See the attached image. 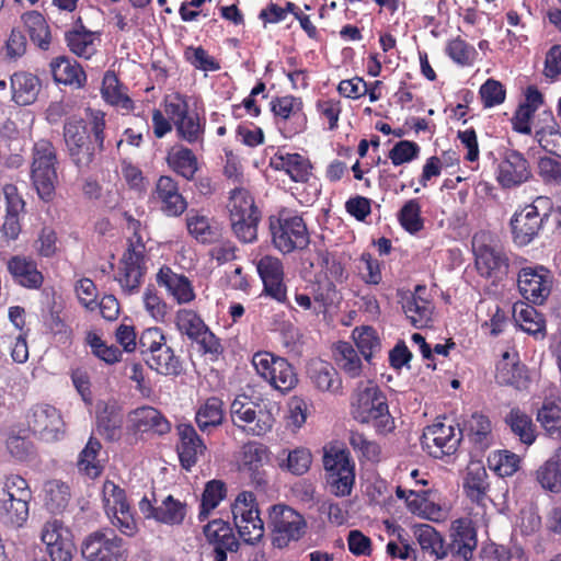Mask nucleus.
Wrapping results in <instances>:
<instances>
[{"mask_svg": "<svg viewBox=\"0 0 561 561\" xmlns=\"http://www.w3.org/2000/svg\"><path fill=\"white\" fill-rule=\"evenodd\" d=\"M476 267L482 277L492 279L497 284L508 273V257L499 248L482 244L474 249Z\"/></svg>", "mask_w": 561, "mask_h": 561, "instance_id": "nucleus-19", "label": "nucleus"}, {"mask_svg": "<svg viewBox=\"0 0 561 561\" xmlns=\"http://www.w3.org/2000/svg\"><path fill=\"white\" fill-rule=\"evenodd\" d=\"M28 428L46 442L60 439L65 423L59 411L50 404H36L27 415Z\"/></svg>", "mask_w": 561, "mask_h": 561, "instance_id": "nucleus-14", "label": "nucleus"}, {"mask_svg": "<svg viewBox=\"0 0 561 561\" xmlns=\"http://www.w3.org/2000/svg\"><path fill=\"white\" fill-rule=\"evenodd\" d=\"M31 500L18 499L16 502H0V516L13 527H22L28 518Z\"/></svg>", "mask_w": 561, "mask_h": 561, "instance_id": "nucleus-53", "label": "nucleus"}, {"mask_svg": "<svg viewBox=\"0 0 561 561\" xmlns=\"http://www.w3.org/2000/svg\"><path fill=\"white\" fill-rule=\"evenodd\" d=\"M505 423L523 444L531 445L535 442V425L531 417L525 412L512 409L505 416Z\"/></svg>", "mask_w": 561, "mask_h": 561, "instance_id": "nucleus-42", "label": "nucleus"}, {"mask_svg": "<svg viewBox=\"0 0 561 561\" xmlns=\"http://www.w3.org/2000/svg\"><path fill=\"white\" fill-rule=\"evenodd\" d=\"M461 430L467 432L471 443L480 450H485L492 444L491 421L481 413H473Z\"/></svg>", "mask_w": 561, "mask_h": 561, "instance_id": "nucleus-33", "label": "nucleus"}, {"mask_svg": "<svg viewBox=\"0 0 561 561\" xmlns=\"http://www.w3.org/2000/svg\"><path fill=\"white\" fill-rule=\"evenodd\" d=\"M175 324L178 330L194 343L193 350L201 356L210 352V345L207 342L210 335L209 329L195 311L180 309L176 312Z\"/></svg>", "mask_w": 561, "mask_h": 561, "instance_id": "nucleus-20", "label": "nucleus"}, {"mask_svg": "<svg viewBox=\"0 0 561 561\" xmlns=\"http://www.w3.org/2000/svg\"><path fill=\"white\" fill-rule=\"evenodd\" d=\"M462 439V430L458 427V433L453 425H446L437 421L426 426L421 436V445L430 455L440 458L444 455L454 454Z\"/></svg>", "mask_w": 561, "mask_h": 561, "instance_id": "nucleus-13", "label": "nucleus"}, {"mask_svg": "<svg viewBox=\"0 0 561 561\" xmlns=\"http://www.w3.org/2000/svg\"><path fill=\"white\" fill-rule=\"evenodd\" d=\"M352 335L359 353L369 362L374 353L380 348L376 330L371 327H360L354 329Z\"/></svg>", "mask_w": 561, "mask_h": 561, "instance_id": "nucleus-55", "label": "nucleus"}, {"mask_svg": "<svg viewBox=\"0 0 561 561\" xmlns=\"http://www.w3.org/2000/svg\"><path fill=\"white\" fill-rule=\"evenodd\" d=\"M233 234L243 243L257 240V228L262 211L255 205L254 197L243 187H234L229 193L226 205Z\"/></svg>", "mask_w": 561, "mask_h": 561, "instance_id": "nucleus-3", "label": "nucleus"}, {"mask_svg": "<svg viewBox=\"0 0 561 561\" xmlns=\"http://www.w3.org/2000/svg\"><path fill=\"white\" fill-rule=\"evenodd\" d=\"M341 355V367L351 377H358L362 373V362L357 351L347 342H341L337 346Z\"/></svg>", "mask_w": 561, "mask_h": 561, "instance_id": "nucleus-62", "label": "nucleus"}, {"mask_svg": "<svg viewBox=\"0 0 561 561\" xmlns=\"http://www.w3.org/2000/svg\"><path fill=\"white\" fill-rule=\"evenodd\" d=\"M94 39V33L85 30L83 25L66 33V42L71 53L85 59L91 58L96 51Z\"/></svg>", "mask_w": 561, "mask_h": 561, "instance_id": "nucleus-38", "label": "nucleus"}, {"mask_svg": "<svg viewBox=\"0 0 561 561\" xmlns=\"http://www.w3.org/2000/svg\"><path fill=\"white\" fill-rule=\"evenodd\" d=\"M268 220L272 242L278 251L287 254L308 247L310 239L302 217L298 215L271 216Z\"/></svg>", "mask_w": 561, "mask_h": 561, "instance_id": "nucleus-8", "label": "nucleus"}, {"mask_svg": "<svg viewBox=\"0 0 561 561\" xmlns=\"http://www.w3.org/2000/svg\"><path fill=\"white\" fill-rule=\"evenodd\" d=\"M497 171V181L505 188L518 186L531 178L528 160L514 149L503 152Z\"/></svg>", "mask_w": 561, "mask_h": 561, "instance_id": "nucleus-18", "label": "nucleus"}, {"mask_svg": "<svg viewBox=\"0 0 561 561\" xmlns=\"http://www.w3.org/2000/svg\"><path fill=\"white\" fill-rule=\"evenodd\" d=\"M170 168L186 180L193 179L197 171V160L192 150L179 148L171 151L168 156Z\"/></svg>", "mask_w": 561, "mask_h": 561, "instance_id": "nucleus-49", "label": "nucleus"}, {"mask_svg": "<svg viewBox=\"0 0 561 561\" xmlns=\"http://www.w3.org/2000/svg\"><path fill=\"white\" fill-rule=\"evenodd\" d=\"M186 515V505L172 495H168L159 506L154 520L165 525H180Z\"/></svg>", "mask_w": 561, "mask_h": 561, "instance_id": "nucleus-48", "label": "nucleus"}, {"mask_svg": "<svg viewBox=\"0 0 561 561\" xmlns=\"http://www.w3.org/2000/svg\"><path fill=\"white\" fill-rule=\"evenodd\" d=\"M430 491L409 490L407 506L413 514L432 518V515L438 514L439 508L428 501Z\"/></svg>", "mask_w": 561, "mask_h": 561, "instance_id": "nucleus-58", "label": "nucleus"}, {"mask_svg": "<svg viewBox=\"0 0 561 561\" xmlns=\"http://www.w3.org/2000/svg\"><path fill=\"white\" fill-rule=\"evenodd\" d=\"M103 117H95L91 130L81 118H68L64 125V140L72 163L80 172L94 169L99 164L104 148Z\"/></svg>", "mask_w": 561, "mask_h": 561, "instance_id": "nucleus-1", "label": "nucleus"}, {"mask_svg": "<svg viewBox=\"0 0 561 561\" xmlns=\"http://www.w3.org/2000/svg\"><path fill=\"white\" fill-rule=\"evenodd\" d=\"M270 167L275 171H284L291 181L306 183L311 175L312 165L308 158L299 153L276 152L270 159Z\"/></svg>", "mask_w": 561, "mask_h": 561, "instance_id": "nucleus-25", "label": "nucleus"}, {"mask_svg": "<svg viewBox=\"0 0 561 561\" xmlns=\"http://www.w3.org/2000/svg\"><path fill=\"white\" fill-rule=\"evenodd\" d=\"M420 146L411 140H400L389 151V159L393 165H401L413 161L420 154Z\"/></svg>", "mask_w": 561, "mask_h": 561, "instance_id": "nucleus-64", "label": "nucleus"}, {"mask_svg": "<svg viewBox=\"0 0 561 561\" xmlns=\"http://www.w3.org/2000/svg\"><path fill=\"white\" fill-rule=\"evenodd\" d=\"M56 164L57 156L53 144L48 140L37 141L33 147L31 179L38 196L46 202L55 194Z\"/></svg>", "mask_w": 561, "mask_h": 561, "instance_id": "nucleus-6", "label": "nucleus"}, {"mask_svg": "<svg viewBox=\"0 0 561 561\" xmlns=\"http://www.w3.org/2000/svg\"><path fill=\"white\" fill-rule=\"evenodd\" d=\"M131 421L135 427L141 432L151 431L158 435H164L171 430L170 422L162 413L149 405L135 409L131 412Z\"/></svg>", "mask_w": 561, "mask_h": 561, "instance_id": "nucleus-30", "label": "nucleus"}, {"mask_svg": "<svg viewBox=\"0 0 561 561\" xmlns=\"http://www.w3.org/2000/svg\"><path fill=\"white\" fill-rule=\"evenodd\" d=\"M402 308L415 328H424L432 320L433 305L422 296L411 295L405 299Z\"/></svg>", "mask_w": 561, "mask_h": 561, "instance_id": "nucleus-41", "label": "nucleus"}, {"mask_svg": "<svg viewBox=\"0 0 561 561\" xmlns=\"http://www.w3.org/2000/svg\"><path fill=\"white\" fill-rule=\"evenodd\" d=\"M164 112L175 126L181 139L191 144L199 140L203 128L198 114L190 111L184 95L180 93L168 95L164 100Z\"/></svg>", "mask_w": 561, "mask_h": 561, "instance_id": "nucleus-11", "label": "nucleus"}, {"mask_svg": "<svg viewBox=\"0 0 561 561\" xmlns=\"http://www.w3.org/2000/svg\"><path fill=\"white\" fill-rule=\"evenodd\" d=\"M477 547V534L474 528L462 519L453 523L449 541L445 542V549L453 557L469 560Z\"/></svg>", "mask_w": 561, "mask_h": 561, "instance_id": "nucleus-23", "label": "nucleus"}, {"mask_svg": "<svg viewBox=\"0 0 561 561\" xmlns=\"http://www.w3.org/2000/svg\"><path fill=\"white\" fill-rule=\"evenodd\" d=\"M278 459L279 466L283 469L288 470L293 474L301 476L309 470L312 456L307 448L299 447L289 451L283 450Z\"/></svg>", "mask_w": 561, "mask_h": 561, "instance_id": "nucleus-45", "label": "nucleus"}, {"mask_svg": "<svg viewBox=\"0 0 561 561\" xmlns=\"http://www.w3.org/2000/svg\"><path fill=\"white\" fill-rule=\"evenodd\" d=\"M54 80L57 83L81 88L85 83L87 76L82 67L73 59L58 57L50 62Z\"/></svg>", "mask_w": 561, "mask_h": 561, "instance_id": "nucleus-31", "label": "nucleus"}, {"mask_svg": "<svg viewBox=\"0 0 561 561\" xmlns=\"http://www.w3.org/2000/svg\"><path fill=\"white\" fill-rule=\"evenodd\" d=\"M122 416L115 404H105L98 414V430L101 435L110 440L119 436Z\"/></svg>", "mask_w": 561, "mask_h": 561, "instance_id": "nucleus-50", "label": "nucleus"}, {"mask_svg": "<svg viewBox=\"0 0 561 561\" xmlns=\"http://www.w3.org/2000/svg\"><path fill=\"white\" fill-rule=\"evenodd\" d=\"M542 115L545 116V119L549 121L551 124L536 130L535 137L543 150L561 158V133L559 130V125L550 111H545Z\"/></svg>", "mask_w": 561, "mask_h": 561, "instance_id": "nucleus-40", "label": "nucleus"}, {"mask_svg": "<svg viewBox=\"0 0 561 561\" xmlns=\"http://www.w3.org/2000/svg\"><path fill=\"white\" fill-rule=\"evenodd\" d=\"M312 298L314 301L313 312H325L331 306L340 300V295L334 283L330 279L318 282L312 288Z\"/></svg>", "mask_w": 561, "mask_h": 561, "instance_id": "nucleus-52", "label": "nucleus"}, {"mask_svg": "<svg viewBox=\"0 0 561 561\" xmlns=\"http://www.w3.org/2000/svg\"><path fill=\"white\" fill-rule=\"evenodd\" d=\"M495 379L499 385L525 389L528 383L526 366L514 359L510 352H504L496 365Z\"/></svg>", "mask_w": 561, "mask_h": 561, "instance_id": "nucleus-27", "label": "nucleus"}, {"mask_svg": "<svg viewBox=\"0 0 561 561\" xmlns=\"http://www.w3.org/2000/svg\"><path fill=\"white\" fill-rule=\"evenodd\" d=\"M230 414L233 422L237 420L248 423L244 430L254 436H262L270 432L274 424V416L267 409L259 408L250 401L236 399L230 405Z\"/></svg>", "mask_w": 561, "mask_h": 561, "instance_id": "nucleus-15", "label": "nucleus"}, {"mask_svg": "<svg viewBox=\"0 0 561 561\" xmlns=\"http://www.w3.org/2000/svg\"><path fill=\"white\" fill-rule=\"evenodd\" d=\"M22 21L31 41L41 49H48L50 31L43 14L37 11H28L22 15Z\"/></svg>", "mask_w": 561, "mask_h": 561, "instance_id": "nucleus-37", "label": "nucleus"}, {"mask_svg": "<svg viewBox=\"0 0 561 561\" xmlns=\"http://www.w3.org/2000/svg\"><path fill=\"white\" fill-rule=\"evenodd\" d=\"M267 381L274 389L285 393L296 387L298 377L291 364L280 357L276 359V365L273 366L272 375Z\"/></svg>", "mask_w": 561, "mask_h": 561, "instance_id": "nucleus-43", "label": "nucleus"}, {"mask_svg": "<svg viewBox=\"0 0 561 561\" xmlns=\"http://www.w3.org/2000/svg\"><path fill=\"white\" fill-rule=\"evenodd\" d=\"M489 486L485 468L480 462L470 463L463 481V489L467 495L472 501L480 503L486 496Z\"/></svg>", "mask_w": 561, "mask_h": 561, "instance_id": "nucleus-35", "label": "nucleus"}, {"mask_svg": "<svg viewBox=\"0 0 561 561\" xmlns=\"http://www.w3.org/2000/svg\"><path fill=\"white\" fill-rule=\"evenodd\" d=\"M145 362L160 375L170 376L181 373L180 360L169 345L160 348L154 355L148 356Z\"/></svg>", "mask_w": 561, "mask_h": 561, "instance_id": "nucleus-44", "label": "nucleus"}, {"mask_svg": "<svg viewBox=\"0 0 561 561\" xmlns=\"http://www.w3.org/2000/svg\"><path fill=\"white\" fill-rule=\"evenodd\" d=\"M536 480L542 489L561 493V448L537 469Z\"/></svg>", "mask_w": 561, "mask_h": 561, "instance_id": "nucleus-34", "label": "nucleus"}, {"mask_svg": "<svg viewBox=\"0 0 561 561\" xmlns=\"http://www.w3.org/2000/svg\"><path fill=\"white\" fill-rule=\"evenodd\" d=\"M268 527L272 530V543L283 549L291 541H298L307 531L305 517L294 508L275 504L268 511Z\"/></svg>", "mask_w": 561, "mask_h": 561, "instance_id": "nucleus-7", "label": "nucleus"}, {"mask_svg": "<svg viewBox=\"0 0 561 561\" xmlns=\"http://www.w3.org/2000/svg\"><path fill=\"white\" fill-rule=\"evenodd\" d=\"M112 526L126 537H134L138 533V525L130 505L106 513Z\"/></svg>", "mask_w": 561, "mask_h": 561, "instance_id": "nucleus-56", "label": "nucleus"}, {"mask_svg": "<svg viewBox=\"0 0 561 561\" xmlns=\"http://www.w3.org/2000/svg\"><path fill=\"white\" fill-rule=\"evenodd\" d=\"M7 267L13 280L22 287L38 289L44 283L37 263L31 257L14 255L8 260Z\"/></svg>", "mask_w": 561, "mask_h": 561, "instance_id": "nucleus-24", "label": "nucleus"}, {"mask_svg": "<svg viewBox=\"0 0 561 561\" xmlns=\"http://www.w3.org/2000/svg\"><path fill=\"white\" fill-rule=\"evenodd\" d=\"M417 541L422 550L443 559L448 556L442 535L430 525H421L417 529Z\"/></svg>", "mask_w": 561, "mask_h": 561, "instance_id": "nucleus-51", "label": "nucleus"}, {"mask_svg": "<svg viewBox=\"0 0 561 561\" xmlns=\"http://www.w3.org/2000/svg\"><path fill=\"white\" fill-rule=\"evenodd\" d=\"M176 430L179 435V443L176 445L179 460L182 468L190 471L204 454L206 445L197 435L192 424L180 423Z\"/></svg>", "mask_w": 561, "mask_h": 561, "instance_id": "nucleus-22", "label": "nucleus"}, {"mask_svg": "<svg viewBox=\"0 0 561 561\" xmlns=\"http://www.w3.org/2000/svg\"><path fill=\"white\" fill-rule=\"evenodd\" d=\"M102 495L105 514L122 507L126 508V506L129 505L125 490L119 488L113 481L106 480L103 483Z\"/></svg>", "mask_w": 561, "mask_h": 561, "instance_id": "nucleus-59", "label": "nucleus"}, {"mask_svg": "<svg viewBox=\"0 0 561 561\" xmlns=\"http://www.w3.org/2000/svg\"><path fill=\"white\" fill-rule=\"evenodd\" d=\"M270 105L273 114L284 121L301 116L302 102L298 98L291 95L275 98L271 101Z\"/></svg>", "mask_w": 561, "mask_h": 561, "instance_id": "nucleus-57", "label": "nucleus"}, {"mask_svg": "<svg viewBox=\"0 0 561 561\" xmlns=\"http://www.w3.org/2000/svg\"><path fill=\"white\" fill-rule=\"evenodd\" d=\"M323 466L328 472V483L336 496L350 495L355 482L354 463L345 449L325 450Z\"/></svg>", "mask_w": 561, "mask_h": 561, "instance_id": "nucleus-10", "label": "nucleus"}, {"mask_svg": "<svg viewBox=\"0 0 561 561\" xmlns=\"http://www.w3.org/2000/svg\"><path fill=\"white\" fill-rule=\"evenodd\" d=\"M520 458L510 450H494L488 456V466L499 477H511L519 469Z\"/></svg>", "mask_w": 561, "mask_h": 561, "instance_id": "nucleus-47", "label": "nucleus"}, {"mask_svg": "<svg viewBox=\"0 0 561 561\" xmlns=\"http://www.w3.org/2000/svg\"><path fill=\"white\" fill-rule=\"evenodd\" d=\"M157 284L180 305L191 302L195 298L192 284L186 276L178 274L169 266H162L157 274Z\"/></svg>", "mask_w": 561, "mask_h": 561, "instance_id": "nucleus-26", "label": "nucleus"}, {"mask_svg": "<svg viewBox=\"0 0 561 561\" xmlns=\"http://www.w3.org/2000/svg\"><path fill=\"white\" fill-rule=\"evenodd\" d=\"M239 541L229 523L222 519H213V552L214 561H227V551L236 552Z\"/></svg>", "mask_w": 561, "mask_h": 561, "instance_id": "nucleus-32", "label": "nucleus"}, {"mask_svg": "<svg viewBox=\"0 0 561 561\" xmlns=\"http://www.w3.org/2000/svg\"><path fill=\"white\" fill-rule=\"evenodd\" d=\"M101 449V443L96 438L90 437L78 456L77 466L79 471L90 479H95L103 472L104 466L98 458Z\"/></svg>", "mask_w": 561, "mask_h": 561, "instance_id": "nucleus-36", "label": "nucleus"}, {"mask_svg": "<svg viewBox=\"0 0 561 561\" xmlns=\"http://www.w3.org/2000/svg\"><path fill=\"white\" fill-rule=\"evenodd\" d=\"M70 500L69 486L59 481L51 480L45 484V506L53 514L61 513Z\"/></svg>", "mask_w": 561, "mask_h": 561, "instance_id": "nucleus-46", "label": "nucleus"}, {"mask_svg": "<svg viewBox=\"0 0 561 561\" xmlns=\"http://www.w3.org/2000/svg\"><path fill=\"white\" fill-rule=\"evenodd\" d=\"M186 226L190 234L198 242L210 241V220L207 216L191 210L187 214Z\"/></svg>", "mask_w": 561, "mask_h": 561, "instance_id": "nucleus-61", "label": "nucleus"}, {"mask_svg": "<svg viewBox=\"0 0 561 561\" xmlns=\"http://www.w3.org/2000/svg\"><path fill=\"white\" fill-rule=\"evenodd\" d=\"M88 342L92 353L106 364H115L121 360V350L115 345H106L99 335L90 333Z\"/></svg>", "mask_w": 561, "mask_h": 561, "instance_id": "nucleus-63", "label": "nucleus"}, {"mask_svg": "<svg viewBox=\"0 0 561 561\" xmlns=\"http://www.w3.org/2000/svg\"><path fill=\"white\" fill-rule=\"evenodd\" d=\"M151 198L168 217H179L187 208L186 199L180 193L176 181L169 175H161L158 179Z\"/></svg>", "mask_w": 561, "mask_h": 561, "instance_id": "nucleus-17", "label": "nucleus"}, {"mask_svg": "<svg viewBox=\"0 0 561 561\" xmlns=\"http://www.w3.org/2000/svg\"><path fill=\"white\" fill-rule=\"evenodd\" d=\"M446 53L453 61L460 66L471 65L477 54L474 47L459 36L448 42Z\"/></svg>", "mask_w": 561, "mask_h": 561, "instance_id": "nucleus-60", "label": "nucleus"}, {"mask_svg": "<svg viewBox=\"0 0 561 561\" xmlns=\"http://www.w3.org/2000/svg\"><path fill=\"white\" fill-rule=\"evenodd\" d=\"M257 273L264 285V294L278 302L286 300L284 268L279 259L265 255L256 262Z\"/></svg>", "mask_w": 561, "mask_h": 561, "instance_id": "nucleus-21", "label": "nucleus"}, {"mask_svg": "<svg viewBox=\"0 0 561 561\" xmlns=\"http://www.w3.org/2000/svg\"><path fill=\"white\" fill-rule=\"evenodd\" d=\"M41 540L51 561H71L76 550L73 536L61 519L53 517L46 520L41 531Z\"/></svg>", "mask_w": 561, "mask_h": 561, "instance_id": "nucleus-12", "label": "nucleus"}, {"mask_svg": "<svg viewBox=\"0 0 561 561\" xmlns=\"http://www.w3.org/2000/svg\"><path fill=\"white\" fill-rule=\"evenodd\" d=\"M351 413L360 423H373L379 432L392 428L387 398L371 381H359L351 399Z\"/></svg>", "mask_w": 561, "mask_h": 561, "instance_id": "nucleus-2", "label": "nucleus"}, {"mask_svg": "<svg viewBox=\"0 0 561 561\" xmlns=\"http://www.w3.org/2000/svg\"><path fill=\"white\" fill-rule=\"evenodd\" d=\"M12 100L18 105H30L38 96L42 84L39 79L30 72H15L11 77Z\"/></svg>", "mask_w": 561, "mask_h": 561, "instance_id": "nucleus-28", "label": "nucleus"}, {"mask_svg": "<svg viewBox=\"0 0 561 561\" xmlns=\"http://www.w3.org/2000/svg\"><path fill=\"white\" fill-rule=\"evenodd\" d=\"M552 210L551 199L538 196L531 204L515 213L511 219L514 242L522 247L529 244L538 236Z\"/></svg>", "mask_w": 561, "mask_h": 561, "instance_id": "nucleus-4", "label": "nucleus"}, {"mask_svg": "<svg viewBox=\"0 0 561 561\" xmlns=\"http://www.w3.org/2000/svg\"><path fill=\"white\" fill-rule=\"evenodd\" d=\"M398 220L402 228L415 234L424 227V220L421 217V205L415 198L408 201L398 213Z\"/></svg>", "mask_w": 561, "mask_h": 561, "instance_id": "nucleus-54", "label": "nucleus"}, {"mask_svg": "<svg viewBox=\"0 0 561 561\" xmlns=\"http://www.w3.org/2000/svg\"><path fill=\"white\" fill-rule=\"evenodd\" d=\"M551 276L547 268L524 267L518 273L517 286L520 295L533 304H542L551 290Z\"/></svg>", "mask_w": 561, "mask_h": 561, "instance_id": "nucleus-16", "label": "nucleus"}, {"mask_svg": "<svg viewBox=\"0 0 561 561\" xmlns=\"http://www.w3.org/2000/svg\"><path fill=\"white\" fill-rule=\"evenodd\" d=\"M308 375L311 382L320 391L337 393L342 388V380L337 370L331 363L314 360L309 365Z\"/></svg>", "mask_w": 561, "mask_h": 561, "instance_id": "nucleus-29", "label": "nucleus"}, {"mask_svg": "<svg viewBox=\"0 0 561 561\" xmlns=\"http://www.w3.org/2000/svg\"><path fill=\"white\" fill-rule=\"evenodd\" d=\"M537 421L551 438H560L561 400H546L537 412Z\"/></svg>", "mask_w": 561, "mask_h": 561, "instance_id": "nucleus-39", "label": "nucleus"}, {"mask_svg": "<svg viewBox=\"0 0 561 561\" xmlns=\"http://www.w3.org/2000/svg\"><path fill=\"white\" fill-rule=\"evenodd\" d=\"M135 239L129 240L128 247L119 260L118 272L115 277L126 295L138 293L147 272L148 257L145 243L137 234H135Z\"/></svg>", "mask_w": 561, "mask_h": 561, "instance_id": "nucleus-5", "label": "nucleus"}, {"mask_svg": "<svg viewBox=\"0 0 561 561\" xmlns=\"http://www.w3.org/2000/svg\"><path fill=\"white\" fill-rule=\"evenodd\" d=\"M127 543L114 529L102 528L89 534L81 546L87 561H126Z\"/></svg>", "mask_w": 561, "mask_h": 561, "instance_id": "nucleus-9", "label": "nucleus"}]
</instances>
